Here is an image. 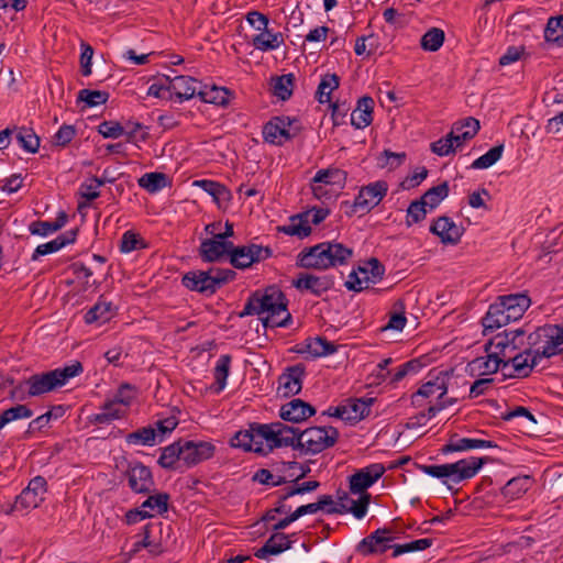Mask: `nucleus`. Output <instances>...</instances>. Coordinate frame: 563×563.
<instances>
[{
  "label": "nucleus",
  "instance_id": "nucleus-42",
  "mask_svg": "<svg viewBox=\"0 0 563 563\" xmlns=\"http://www.w3.org/2000/svg\"><path fill=\"white\" fill-rule=\"evenodd\" d=\"M262 32L255 35L252 40V45L262 52L274 51L284 43V37L280 32L272 33L271 31L261 30Z\"/></svg>",
  "mask_w": 563,
  "mask_h": 563
},
{
  "label": "nucleus",
  "instance_id": "nucleus-36",
  "mask_svg": "<svg viewBox=\"0 0 563 563\" xmlns=\"http://www.w3.org/2000/svg\"><path fill=\"white\" fill-rule=\"evenodd\" d=\"M231 91L216 85H199L198 97L206 103L225 107L229 103Z\"/></svg>",
  "mask_w": 563,
  "mask_h": 563
},
{
  "label": "nucleus",
  "instance_id": "nucleus-23",
  "mask_svg": "<svg viewBox=\"0 0 563 563\" xmlns=\"http://www.w3.org/2000/svg\"><path fill=\"white\" fill-rule=\"evenodd\" d=\"M166 90L172 91L179 101L189 100L198 96V81L190 76H165Z\"/></svg>",
  "mask_w": 563,
  "mask_h": 563
},
{
  "label": "nucleus",
  "instance_id": "nucleus-10",
  "mask_svg": "<svg viewBox=\"0 0 563 563\" xmlns=\"http://www.w3.org/2000/svg\"><path fill=\"white\" fill-rule=\"evenodd\" d=\"M46 479L42 476L32 478L29 485L16 496L12 511L29 512L41 505L46 493Z\"/></svg>",
  "mask_w": 563,
  "mask_h": 563
},
{
  "label": "nucleus",
  "instance_id": "nucleus-31",
  "mask_svg": "<svg viewBox=\"0 0 563 563\" xmlns=\"http://www.w3.org/2000/svg\"><path fill=\"white\" fill-rule=\"evenodd\" d=\"M497 448V444L490 440L475 438H456L452 437L449 442L441 449L442 453L462 452L475 449Z\"/></svg>",
  "mask_w": 563,
  "mask_h": 563
},
{
  "label": "nucleus",
  "instance_id": "nucleus-18",
  "mask_svg": "<svg viewBox=\"0 0 563 563\" xmlns=\"http://www.w3.org/2000/svg\"><path fill=\"white\" fill-rule=\"evenodd\" d=\"M383 464L375 463L361 468L350 477L352 494H367L365 490L377 482L385 473Z\"/></svg>",
  "mask_w": 563,
  "mask_h": 563
},
{
  "label": "nucleus",
  "instance_id": "nucleus-50",
  "mask_svg": "<svg viewBox=\"0 0 563 563\" xmlns=\"http://www.w3.org/2000/svg\"><path fill=\"white\" fill-rule=\"evenodd\" d=\"M139 186L148 192H156L167 186L164 173H146L139 179Z\"/></svg>",
  "mask_w": 563,
  "mask_h": 563
},
{
  "label": "nucleus",
  "instance_id": "nucleus-6",
  "mask_svg": "<svg viewBox=\"0 0 563 563\" xmlns=\"http://www.w3.org/2000/svg\"><path fill=\"white\" fill-rule=\"evenodd\" d=\"M235 272L223 268L188 272L183 277V285L191 291L213 295L222 285L232 280Z\"/></svg>",
  "mask_w": 563,
  "mask_h": 563
},
{
  "label": "nucleus",
  "instance_id": "nucleus-15",
  "mask_svg": "<svg viewBox=\"0 0 563 563\" xmlns=\"http://www.w3.org/2000/svg\"><path fill=\"white\" fill-rule=\"evenodd\" d=\"M291 286L300 292H310L320 297L334 286V279L331 276H317L310 273H299L291 280Z\"/></svg>",
  "mask_w": 563,
  "mask_h": 563
},
{
  "label": "nucleus",
  "instance_id": "nucleus-60",
  "mask_svg": "<svg viewBox=\"0 0 563 563\" xmlns=\"http://www.w3.org/2000/svg\"><path fill=\"white\" fill-rule=\"evenodd\" d=\"M109 99V93L102 90L81 89L78 92V100L85 102L88 107L104 104Z\"/></svg>",
  "mask_w": 563,
  "mask_h": 563
},
{
  "label": "nucleus",
  "instance_id": "nucleus-44",
  "mask_svg": "<svg viewBox=\"0 0 563 563\" xmlns=\"http://www.w3.org/2000/svg\"><path fill=\"white\" fill-rule=\"evenodd\" d=\"M232 357L229 354L220 355L213 369L214 391L221 393L227 386Z\"/></svg>",
  "mask_w": 563,
  "mask_h": 563
},
{
  "label": "nucleus",
  "instance_id": "nucleus-63",
  "mask_svg": "<svg viewBox=\"0 0 563 563\" xmlns=\"http://www.w3.org/2000/svg\"><path fill=\"white\" fill-rule=\"evenodd\" d=\"M428 212L429 209L420 200L412 201L407 209V225L410 227L422 221Z\"/></svg>",
  "mask_w": 563,
  "mask_h": 563
},
{
  "label": "nucleus",
  "instance_id": "nucleus-32",
  "mask_svg": "<svg viewBox=\"0 0 563 563\" xmlns=\"http://www.w3.org/2000/svg\"><path fill=\"white\" fill-rule=\"evenodd\" d=\"M374 100L364 96L358 99L356 108L351 113V124L356 129H364L373 121Z\"/></svg>",
  "mask_w": 563,
  "mask_h": 563
},
{
  "label": "nucleus",
  "instance_id": "nucleus-40",
  "mask_svg": "<svg viewBox=\"0 0 563 563\" xmlns=\"http://www.w3.org/2000/svg\"><path fill=\"white\" fill-rule=\"evenodd\" d=\"M67 219V214L60 211L54 221H34L30 224L29 230L34 235L46 236L60 230L66 224Z\"/></svg>",
  "mask_w": 563,
  "mask_h": 563
},
{
  "label": "nucleus",
  "instance_id": "nucleus-26",
  "mask_svg": "<svg viewBox=\"0 0 563 563\" xmlns=\"http://www.w3.org/2000/svg\"><path fill=\"white\" fill-rule=\"evenodd\" d=\"M316 413V409L308 402L296 398L283 405L279 410V416L284 421L299 423Z\"/></svg>",
  "mask_w": 563,
  "mask_h": 563
},
{
  "label": "nucleus",
  "instance_id": "nucleus-17",
  "mask_svg": "<svg viewBox=\"0 0 563 563\" xmlns=\"http://www.w3.org/2000/svg\"><path fill=\"white\" fill-rule=\"evenodd\" d=\"M183 463L187 467L195 466L203 461L211 459L216 446L207 441L181 440Z\"/></svg>",
  "mask_w": 563,
  "mask_h": 563
},
{
  "label": "nucleus",
  "instance_id": "nucleus-7",
  "mask_svg": "<svg viewBox=\"0 0 563 563\" xmlns=\"http://www.w3.org/2000/svg\"><path fill=\"white\" fill-rule=\"evenodd\" d=\"M488 343L490 351H495L494 356L500 358L501 365L509 363L527 347L522 329L498 333Z\"/></svg>",
  "mask_w": 563,
  "mask_h": 563
},
{
  "label": "nucleus",
  "instance_id": "nucleus-27",
  "mask_svg": "<svg viewBox=\"0 0 563 563\" xmlns=\"http://www.w3.org/2000/svg\"><path fill=\"white\" fill-rule=\"evenodd\" d=\"M479 128V121L473 117L455 122L450 131V136L453 139L456 150L472 140L477 134Z\"/></svg>",
  "mask_w": 563,
  "mask_h": 563
},
{
  "label": "nucleus",
  "instance_id": "nucleus-48",
  "mask_svg": "<svg viewBox=\"0 0 563 563\" xmlns=\"http://www.w3.org/2000/svg\"><path fill=\"white\" fill-rule=\"evenodd\" d=\"M112 317V305L107 301H98L91 307L85 314L86 323L90 324L93 322L104 323Z\"/></svg>",
  "mask_w": 563,
  "mask_h": 563
},
{
  "label": "nucleus",
  "instance_id": "nucleus-16",
  "mask_svg": "<svg viewBox=\"0 0 563 563\" xmlns=\"http://www.w3.org/2000/svg\"><path fill=\"white\" fill-rule=\"evenodd\" d=\"M539 363L540 361L526 347L509 363L503 364L501 372L505 377L526 378Z\"/></svg>",
  "mask_w": 563,
  "mask_h": 563
},
{
  "label": "nucleus",
  "instance_id": "nucleus-37",
  "mask_svg": "<svg viewBox=\"0 0 563 563\" xmlns=\"http://www.w3.org/2000/svg\"><path fill=\"white\" fill-rule=\"evenodd\" d=\"M169 499L170 497L167 493L150 495L141 505V508L143 509V517L151 518L156 515H163L168 510Z\"/></svg>",
  "mask_w": 563,
  "mask_h": 563
},
{
  "label": "nucleus",
  "instance_id": "nucleus-51",
  "mask_svg": "<svg viewBox=\"0 0 563 563\" xmlns=\"http://www.w3.org/2000/svg\"><path fill=\"white\" fill-rule=\"evenodd\" d=\"M346 180V173L339 168L320 169L313 177V183L324 185H343Z\"/></svg>",
  "mask_w": 563,
  "mask_h": 563
},
{
  "label": "nucleus",
  "instance_id": "nucleus-29",
  "mask_svg": "<svg viewBox=\"0 0 563 563\" xmlns=\"http://www.w3.org/2000/svg\"><path fill=\"white\" fill-rule=\"evenodd\" d=\"M511 321L510 317L507 316L505 305H503V298L498 297V300L489 306L488 311L482 319V324L486 333L507 325Z\"/></svg>",
  "mask_w": 563,
  "mask_h": 563
},
{
  "label": "nucleus",
  "instance_id": "nucleus-4",
  "mask_svg": "<svg viewBox=\"0 0 563 563\" xmlns=\"http://www.w3.org/2000/svg\"><path fill=\"white\" fill-rule=\"evenodd\" d=\"M294 445H290L292 449L306 454H318L336 443L339 431L334 427H311L302 431L294 427Z\"/></svg>",
  "mask_w": 563,
  "mask_h": 563
},
{
  "label": "nucleus",
  "instance_id": "nucleus-59",
  "mask_svg": "<svg viewBox=\"0 0 563 563\" xmlns=\"http://www.w3.org/2000/svg\"><path fill=\"white\" fill-rule=\"evenodd\" d=\"M358 272L363 277H369V283H377L385 273L384 265L375 257L371 258L364 266H358Z\"/></svg>",
  "mask_w": 563,
  "mask_h": 563
},
{
  "label": "nucleus",
  "instance_id": "nucleus-35",
  "mask_svg": "<svg viewBox=\"0 0 563 563\" xmlns=\"http://www.w3.org/2000/svg\"><path fill=\"white\" fill-rule=\"evenodd\" d=\"M329 268L346 264L353 256V250L336 242H323Z\"/></svg>",
  "mask_w": 563,
  "mask_h": 563
},
{
  "label": "nucleus",
  "instance_id": "nucleus-14",
  "mask_svg": "<svg viewBox=\"0 0 563 563\" xmlns=\"http://www.w3.org/2000/svg\"><path fill=\"white\" fill-rule=\"evenodd\" d=\"M387 190L388 185L384 180H377L362 187L352 206L353 212L357 210L363 212L371 211L383 200Z\"/></svg>",
  "mask_w": 563,
  "mask_h": 563
},
{
  "label": "nucleus",
  "instance_id": "nucleus-64",
  "mask_svg": "<svg viewBox=\"0 0 563 563\" xmlns=\"http://www.w3.org/2000/svg\"><path fill=\"white\" fill-rule=\"evenodd\" d=\"M253 481L267 486H280L286 483V478L284 476L274 475L267 468H260L253 475Z\"/></svg>",
  "mask_w": 563,
  "mask_h": 563
},
{
  "label": "nucleus",
  "instance_id": "nucleus-30",
  "mask_svg": "<svg viewBox=\"0 0 563 563\" xmlns=\"http://www.w3.org/2000/svg\"><path fill=\"white\" fill-rule=\"evenodd\" d=\"M292 541L283 532L273 533L264 545L255 552L258 559H267L269 555H278L291 548Z\"/></svg>",
  "mask_w": 563,
  "mask_h": 563
},
{
  "label": "nucleus",
  "instance_id": "nucleus-9",
  "mask_svg": "<svg viewBox=\"0 0 563 563\" xmlns=\"http://www.w3.org/2000/svg\"><path fill=\"white\" fill-rule=\"evenodd\" d=\"M375 398H349L336 407H330L321 416L335 417L345 421H360L371 412Z\"/></svg>",
  "mask_w": 563,
  "mask_h": 563
},
{
  "label": "nucleus",
  "instance_id": "nucleus-3",
  "mask_svg": "<svg viewBox=\"0 0 563 563\" xmlns=\"http://www.w3.org/2000/svg\"><path fill=\"white\" fill-rule=\"evenodd\" d=\"M82 371L84 367L81 363L75 361L70 365L62 368H55L53 371L33 374L27 379L20 383L15 390L23 391L24 387H26V391L30 397L41 396L64 386L70 378L81 374Z\"/></svg>",
  "mask_w": 563,
  "mask_h": 563
},
{
  "label": "nucleus",
  "instance_id": "nucleus-19",
  "mask_svg": "<svg viewBox=\"0 0 563 563\" xmlns=\"http://www.w3.org/2000/svg\"><path fill=\"white\" fill-rule=\"evenodd\" d=\"M291 123L289 117H274L263 128L264 140L274 145H283L292 137Z\"/></svg>",
  "mask_w": 563,
  "mask_h": 563
},
{
  "label": "nucleus",
  "instance_id": "nucleus-22",
  "mask_svg": "<svg viewBox=\"0 0 563 563\" xmlns=\"http://www.w3.org/2000/svg\"><path fill=\"white\" fill-rule=\"evenodd\" d=\"M305 376V367L301 364H297L288 367L278 377V393L283 397L295 396L300 393L302 388V379Z\"/></svg>",
  "mask_w": 563,
  "mask_h": 563
},
{
  "label": "nucleus",
  "instance_id": "nucleus-20",
  "mask_svg": "<svg viewBox=\"0 0 563 563\" xmlns=\"http://www.w3.org/2000/svg\"><path fill=\"white\" fill-rule=\"evenodd\" d=\"M430 232L439 236L443 244L456 245L464 233V228L457 225L451 218L439 217L430 227Z\"/></svg>",
  "mask_w": 563,
  "mask_h": 563
},
{
  "label": "nucleus",
  "instance_id": "nucleus-28",
  "mask_svg": "<svg viewBox=\"0 0 563 563\" xmlns=\"http://www.w3.org/2000/svg\"><path fill=\"white\" fill-rule=\"evenodd\" d=\"M446 375L439 373L434 378L426 382L422 386L412 395V404L418 405L419 398H430L435 396L438 400H441L448 393Z\"/></svg>",
  "mask_w": 563,
  "mask_h": 563
},
{
  "label": "nucleus",
  "instance_id": "nucleus-34",
  "mask_svg": "<svg viewBox=\"0 0 563 563\" xmlns=\"http://www.w3.org/2000/svg\"><path fill=\"white\" fill-rule=\"evenodd\" d=\"M76 236L77 230H70L47 243L40 244L32 254V261H37L40 256L57 252L64 246L74 243L76 241Z\"/></svg>",
  "mask_w": 563,
  "mask_h": 563
},
{
  "label": "nucleus",
  "instance_id": "nucleus-45",
  "mask_svg": "<svg viewBox=\"0 0 563 563\" xmlns=\"http://www.w3.org/2000/svg\"><path fill=\"white\" fill-rule=\"evenodd\" d=\"M306 349L311 356L322 357L333 354L336 345L323 336H316L306 340Z\"/></svg>",
  "mask_w": 563,
  "mask_h": 563
},
{
  "label": "nucleus",
  "instance_id": "nucleus-61",
  "mask_svg": "<svg viewBox=\"0 0 563 563\" xmlns=\"http://www.w3.org/2000/svg\"><path fill=\"white\" fill-rule=\"evenodd\" d=\"M103 186V181H99L97 176H92L79 187V195L87 201L97 199L100 196L99 188Z\"/></svg>",
  "mask_w": 563,
  "mask_h": 563
},
{
  "label": "nucleus",
  "instance_id": "nucleus-55",
  "mask_svg": "<svg viewBox=\"0 0 563 563\" xmlns=\"http://www.w3.org/2000/svg\"><path fill=\"white\" fill-rule=\"evenodd\" d=\"M504 152V144L496 145L492 147L487 153L476 158L471 168L473 169H486L493 166L496 162H498Z\"/></svg>",
  "mask_w": 563,
  "mask_h": 563
},
{
  "label": "nucleus",
  "instance_id": "nucleus-33",
  "mask_svg": "<svg viewBox=\"0 0 563 563\" xmlns=\"http://www.w3.org/2000/svg\"><path fill=\"white\" fill-rule=\"evenodd\" d=\"M499 298H503V305H505L507 309V316L510 317L512 321L520 319L531 305V300L527 294H511L499 296Z\"/></svg>",
  "mask_w": 563,
  "mask_h": 563
},
{
  "label": "nucleus",
  "instance_id": "nucleus-58",
  "mask_svg": "<svg viewBox=\"0 0 563 563\" xmlns=\"http://www.w3.org/2000/svg\"><path fill=\"white\" fill-rule=\"evenodd\" d=\"M544 38L548 42L563 43V15L549 19L544 30Z\"/></svg>",
  "mask_w": 563,
  "mask_h": 563
},
{
  "label": "nucleus",
  "instance_id": "nucleus-56",
  "mask_svg": "<svg viewBox=\"0 0 563 563\" xmlns=\"http://www.w3.org/2000/svg\"><path fill=\"white\" fill-rule=\"evenodd\" d=\"M33 416V411L25 405H16L4 410L0 415V430L8 424L9 422L19 420V419H27Z\"/></svg>",
  "mask_w": 563,
  "mask_h": 563
},
{
  "label": "nucleus",
  "instance_id": "nucleus-54",
  "mask_svg": "<svg viewBox=\"0 0 563 563\" xmlns=\"http://www.w3.org/2000/svg\"><path fill=\"white\" fill-rule=\"evenodd\" d=\"M295 76L292 74L282 75L275 79L273 85L274 95L280 100H287L292 95Z\"/></svg>",
  "mask_w": 563,
  "mask_h": 563
},
{
  "label": "nucleus",
  "instance_id": "nucleus-11",
  "mask_svg": "<svg viewBox=\"0 0 563 563\" xmlns=\"http://www.w3.org/2000/svg\"><path fill=\"white\" fill-rule=\"evenodd\" d=\"M273 252L268 246L250 244L243 246H232L230 249V263L239 269H244L254 263L262 262L272 256Z\"/></svg>",
  "mask_w": 563,
  "mask_h": 563
},
{
  "label": "nucleus",
  "instance_id": "nucleus-24",
  "mask_svg": "<svg viewBox=\"0 0 563 563\" xmlns=\"http://www.w3.org/2000/svg\"><path fill=\"white\" fill-rule=\"evenodd\" d=\"M325 257V249L322 242L300 251L296 264L298 267L307 269L325 271L329 268Z\"/></svg>",
  "mask_w": 563,
  "mask_h": 563
},
{
  "label": "nucleus",
  "instance_id": "nucleus-8",
  "mask_svg": "<svg viewBox=\"0 0 563 563\" xmlns=\"http://www.w3.org/2000/svg\"><path fill=\"white\" fill-rule=\"evenodd\" d=\"M554 330L551 324H545L536 329V331L531 332L527 338L525 336L527 349H529L539 361L550 358L561 352L553 334L555 333Z\"/></svg>",
  "mask_w": 563,
  "mask_h": 563
},
{
  "label": "nucleus",
  "instance_id": "nucleus-39",
  "mask_svg": "<svg viewBox=\"0 0 563 563\" xmlns=\"http://www.w3.org/2000/svg\"><path fill=\"white\" fill-rule=\"evenodd\" d=\"M487 355L485 357H477L472 363V369L478 371L479 375H492L498 369H501L500 358L494 356L495 351H490L489 343L485 344Z\"/></svg>",
  "mask_w": 563,
  "mask_h": 563
},
{
  "label": "nucleus",
  "instance_id": "nucleus-13",
  "mask_svg": "<svg viewBox=\"0 0 563 563\" xmlns=\"http://www.w3.org/2000/svg\"><path fill=\"white\" fill-rule=\"evenodd\" d=\"M395 540L390 528H379L369 536L362 539L356 545V552L363 556L383 554L391 549V541Z\"/></svg>",
  "mask_w": 563,
  "mask_h": 563
},
{
  "label": "nucleus",
  "instance_id": "nucleus-43",
  "mask_svg": "<svg viewBox=\"0 0 563 563\" xmlns=\"http://www.w3.org/2000/svg\"><path fill=\"white\" fill-rule=\"evenodd\" d=\"M124 416V411L119 407L114 399L107 400L101 406V412L96 413L91 418V422L99 424H108L113 420L120 419Z\"/></svg>",
  "mask_w": 563,
  "mask_h": 563
},
{
  "label": "nucleus",
  "instance_id": "nucleus-53",
  "mask_svg": "<svg viewBox=\"0 0 563 563\" xmlns=\"http://www.w3.org/2000/svg\"><path fill=\"white\" fill-rule=\"evenodd\" d=\"M156 440V430L152 427H143L134 432L126 434L128 444L154 445Z\"/></svg>",
  "mask_w": 563,
  "mask_h": 563
},
{
  "label": "nucleus",
  "instance_id": "nucleus-38",
  "mask_svg": "<svg viewBox=\"0 0 563 563\" xmlns=\"http://www.w3.org/2000/svg\"><path fill=\"white\" fill-rule=\"evenodd\" d=\"M180 462H183L181 440L165 446L157 461L158 465L165 470H177Z\"/></svg>",
  "mask_w": 563,
  "mask_h": 563
},
{
  "label": "nucleus",
  "instance_id": "nucleus-52",
  "mask_svg": "<svg viewBox=\"0 0 563 563\" xmlns=\"http://www.w3.org/2000/svg\"><path fill=\"white\" fill-rule=\"evenodd\" d=\"M444 37L443 30L432 27L422 35L420 41L421 47L428 52H437L443 45Z\"/></svg>",
  "mask_w": 563,
  "mask_h": 563
},
{
  "label": "nucleus",
  "instance_id": "nucleus-5",
  "mask_svg": "<svg viewBox=\"0 0 563 563\" xmlns=\"http://www.w3.org/2000/svg\"><path fill=\"white\" fill-rule=\"evenodd\" d=\"M490 462L487 456L463 459L455 463L441 465H423L421 470L424 474L437 478H451L454 483L474 477L482 466Z\"/></svg>",
  "mask_w": 563,
  "mask_h": 563
},
{
  "label": "nucleus",
  "instance_id": "nucleus-46",
  "mask_svg": "<svg viewBox=\"0 0 563 563\" xmlns=\"http://www.w3.org/2000/svg\"><path fill=\"white\" fill-rule=\"evenodd\" d=\"M532 484L530 476H519L509 479L503 487V495L510 499L519 498Z\"/></svg>",
  "mask_w": 563,
  "mask_h": 563
},
{
  "label": "nucleus",
  "instance_id": "nucleus-1",
  "mask_svg": "<svg viewBox=\"0 0 563 563\" xmlns=\"http://www.w3.org/2000/svg\"><path fill=\"white\" fill-rule=\"evenodd\" d=\"M294 427L283 422H253L249 429L238 431L230 443L233 448L267 455L274 449L294 445Z\"/></svg>",
  "mask_w": 563,
  "mask_h": 563
},
{
  "label": "nucleus",
  "instance_id": "nucleus-12",
  "mask_svg": "<svg viewBox=\"0 0 563 563\" xmlns=\"http://www.w3.org/2000/svg\"><path fill=\"white\" fill-rule=\"evenodd\" d=\"M130 489L135 494H150L155 486L153 474L150 467L141 462L134 461L128 464L124 472Z\"/></svg>",
  "mask_w": 563,
  "mask_h": 563
},
{
  "label": "nucleus",
  "instance_id": "nucleus-49",
  "mask_svg": "<svg viewBox=\"0 0 563 563\" xmlns=\"http://www.w3.org/2000/svg\"><path fill=\"white\" fill-rule=\"evenodd\" d=\"M340 85V78L335 74H325L318 86L316 97L320 103L331 101V92Z\"/></svg>",
  "mask_w": 563,
  "mask_h": 563
},
{
  "label": "nucleus",
  "instance_id": "nucleus-47",
  "mask_svg": "<svg viewBox=\"0 0 563 563\" xmlns=\"http://www.w3.org/2000/svg\"><path fill=\"white\" fill-rule=\"evenodd\" d=\"M448 195L449 186L448 183L444 181L427 190L419 200L429 209V211H432L445 197H448Z\"/></svg>",
  "mask_w": 563,
  "mask_h": 563
},
{
  "label": "nucleus",
  "instance_id": "nucleus-21",
  "mask_svg": "<svg viewBox=\"0 0 563 563\" xmlns=\"http://www.w3.org/2000/svg\"><path fill=\"white\" fill-rule=\"evenodd\" d=\"M232 246V242L224 241L223 236L214 234L212 239H206L200 243L199 255L203 262H219L229 255Z\"/></svg>",
  "mask_w": 563,
  "mask_h": 563
},
{
  "label": "nucleus",
  "instance_id": "nucleus-2",
  "mask_svg": "<svg viewBox=\"0 0 563 563\" xmlns=\"http://www.w3.org/2000/svg\"><path fill=\"white\" fill-rule=\"evenodd\" d=\"M285 294L276 286L254 291L246 300L240 317L260 316L265 328H286L291 323Z\"/></svg>",
  "mask_w": 563,
  "mask_h": 563
},
{
  "label": "nucleus",
  "instance_id": "nucleus-41",
  "mask_svg": "<svg viewBox=\"0 0 563 563\" xmlns=\"http://www.w3.org/2000/svg\"><path fill=\"white\" fill-rule=\"evenodd\" d=\"M279 231L290 236L300 239L307 238L311 233L309 224V213H301L290 218V223L279 228Z\"/></svg>",
  "mask_w": 563,
  "mask_h": 563
},
{
  "label": "nucleus",
  "instance_id": "nucleus-57",
  "mask_svg": "<svg viewBox=\"0 0 563 563\" xmlns=\"http://www.w3.org/2000/svg\"><path fill=\"white\" fill-rule=\"evenodd\" d=\"M15 137L19 145L26 152L36 153L38 151L40 137L32 129L20 128Z\"/></svg>",
  "mask_w": 563,
  "mask_h": 563
},
{
  "label": "nucleus",
  "instance_id": "nucleus-62",
  "mask_svg": "<svg viewBox=\"0 0 563 563\" xmlns=\"http://www.w3.org/2000/svg\"><path fill=\"white\" fill-rule=\"evenodd\" d=\"M195 185L212 196L216 201H220L229 194L223 185L213 180H197L195 181Z\"/></svg>",
  "mask_w": 563,
  "mask_h": 563
},
{
  "label": "nucleus",
  "instance_id": "nucleus-25",
  "mask_svg": "<svg viewBox=\"0 0 563 563\" xmlns=\"http://www.w3.org/2000/svg\"><path fill=\"white\" fill-rule=\"evenodd\" d=\"M325 257V249L322 242L300 251L296 264L298 267L307 269L325 271L329 268Z\"/></svg>",
  "mask_w": 563,
  "mask_h": 563
}]
</instances>
